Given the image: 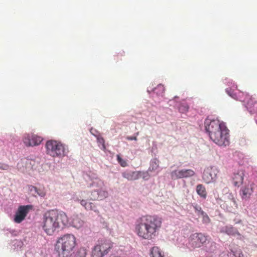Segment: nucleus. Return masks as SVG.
I'll return each instance as SVG.
<instances>
[{"label": "nucleus", "mask_w": 257, "mask_h": 257, "mask_svg": "<svg viewBox=\"0 0 257 257\" xmlns=\"http://www.w3.org/2000/svg\"><path fill=\"white\" fill-rule=\"evenodd\" d=\"M160 223L154 216H143L136 221L135 232L142 239L152 240L159 234Z\"/></svg>", "instance_id": "obj_1"}, {"label": "nucleus", "mask_w": 257, "mask_h": 257, "mask_svg": "<svg viewBox=\"0 0 257 257\" xmlns=\"http://www.w3.org/2000/svg\"><path fill=\"white\" fill-rule=\"evenodd\" d=\"M205 128L210 139L220 146H226L229 144V130L225 123L219 120L206 119Z\"/></svg>", "instance_id": "obj_2"}, {"label": "nucleus", "mask_w": 257, "mask_h": 257, "mask_svg": "<svg viewBox=\"0 0 257 257\" xmlns=\"http://www.w3.org/2000/svg\"><path fill=\"white\" fill-rule=\"evenodd\" d=\"M69 222L66 214L57 210H51L43 215L41 226L44 232L51 235L60 228L66 226Z\"/></svg>", "instance_id": "obj_3"}, {"label": "nucleus", "mask_w": 257, "mask_h": 257, "mask_svg": "<svg viewBox=\"0 0 257 257\" xmlns=\"http://www.w3.org/2000/svg\"><path fill=\"white\" fill-rule=\"evenodd\" d=\"M76 245V238L72 234H66L59 238L55 248L59 257H71Z\"/></svg>", "instance_id": "obj_4"}, {"label": "nucleus", "mask_w": 257, "mask_h": 257, "mask_svg": "<svg viewBox=\"0 0 257 257\" xmlns=\"http://www.w3.org/2000/svg\"><path fill=\"white\" fill-rule=\"evenodd\" d=\"M46 154L54 158H62L66 155L68 149L60 141L51 140L45 145Z\"/></svg>", "instance_id": "obj_5"}, {"label": "nucleus", "mask_w": 257, "mask_h": 257, "mask_svg": "<svg viewBox=\"0 0 257 257\" xmlns=\"http://www.w3.org/2000/svg\"><path fill=\"white\" fill-rule=\"evenodd\" d=\"M113 243L109 240L99 241L92 251V257H103L112 248Z\"/></svg>", "instance_id": "obj_6"}, {"label": "nucleus", "mask_w": 257, "mask_h": 257, "mask_svg": "<svg viewBox=\"0 0 257 257\" xmlns=\"http://www.w3.org/2000/svg\"><path fill=\"white\" fill-rule=\"evenodd\" d=\"M207 240V236L202 233H195L189 237V244L193 248H198L202 246Z\"/></svg>", "instance_id": "obj_7"}, {"label": "nucleus", "mask_w": 257, "mask_h": 257, "mask_svg": "<svg viewBox=\"0 0 257 257\" xmlns=\"http://www.w3.org/2000/svg\"><path fill=\"white\" fill-rule=\"evenodd\" d=\"M43 138L34 134H27L23 137V141L27 147H35L40 145L43 141Z\"/></svg>", "instance_id": "obj_8"}, {"label": "nucleus", "mask_w": 257, "mask_h": 257, "mask_svg": "<svg viewBox=\"0 0 257 257\" xmlns=\"http://www.w3.org/2000/svg\"><path fill=\"white\" fill-rule=\"evenodd\" d=\"M218 171L216 168L209 166L206 168L202 175V179L206 184H209L215 181Z\"/></svg>", "instance_id": "obj_9"}, {"label": "nucleus", "mask_w": 257, "mask_h": 257, "mask_svg": "<svg viewBox=\"0 0 257 257\" xmlns=\"http://www.w3.org/2000/svg\"><path fill=\"white\" fill-rule=\"evenodd\" d=\"M33 209V206L32 205L19 206L15 215L14 221L17 223L22 222L25 219L29 212Z\"/></svg>", "instance_id": "obj_10"}, {"label": "nucleus", "mask_w": 257, "mask_h": 257, "mask_svg": "<svg viewBox=\"0 0 257 257\" xmlns=\"http://www.w3.org/2000/svg\"><path fill=\"white\" fill-rule=\"evenodd\" d=\"M195 174V172L192 169L176 170L171 172V177L173 179H177L191 177Z\"/></svg>", "instance_id": "obj_11"}, {"label": "nucleus", "mask_w": 257, "mask_h": 257, "mask_svg": "<svg viewBox=\"0 0 257 257\" xmlns=\"http://www.w3.org/2000/svg\"><path fill=\"white\" fill-rule=\"evenodd\" d=\"M225 203L226 209L230 212L234 211L237 208V204L235 198L231 193L228 194L227 199L225 201Z\"/></svg>", "instance_id": "obj_12"}, {"label": "nucleus", "mask_w": 257, "mask_h": 257, "mask_svg": "<svg viewBox=\"0 0 257 257\" xmlns=\"http://www.w3.org/2000/svg\"><path fill=\"white\" fill-rule=\"evenodd\" d=\"M142 172L140 171H132L127 170L122 173V176L129 181H134L139 179L142 176Z\"/></svg>", "instance_id": "obj_13"}, {"label": "nucleus", "mask_w": 257, "mask_h": 257, "mask_svg": "<svg viewBox=\"0 0 257 257\" xmlns=\"http://www.w3.org/2000/svg\"><path fill=\"white\" fill-rule=\"evenodd\" d=\"M238 100L243 102L248 105H252L255 101V98L248 93L239 92L238 93Z\"/></svg>", "instance_id": "obj_14"}, {"label": "nucleus", "mask_w": 257, "mask_h": 257, "mask_svg": "<svg viewBox=\"0 0 257 257\" xmlns=\"http://www.w3.org/2000/svg\"><path fill=\"white\" fill-rule=\"evenodd\" d=\"M108 195L107 191L104 190H94L91 192V199L93 200H102L106 198Z\"/></svg>", "instance_id": "obj_15"}, {"label": "nucleus", "mask_w": 257, "mask_h": 257, "mask_svg": "<svg viewBox=\"0 0 257 257\" xmlns=\"http://www.w3.org/2000/svg\"><path fill=\"white\" fill-rule=\"evenodd\" d=\"M244 173L243 170H238L234 173L232 177L233 184L235 186H239L243 183Z\"/></svg>", "instance_id": "obj_16"}, {"label": "nucleus", "mask_w": 257, "mask_h": 257, "mask_svg": "<svg viewBox=\"0 0 257 257\" xmlns=\"http://www.w3.org/2000/svg\"><path fill=\"white\" fill-rule=\"evenodd\" d=\"M253 192L252 188L248 186L242 187L240 190V195L242 199H248Z\"/></svg>", "instance_id": "obj_17"}, {"label": "nucleus", "mask_w": 257, "mask_h": 257, "mask_svg": "<svg viewBox=\"0 0 257 257\" xmlns=\"http://www.w3.org/2000/svg\"><path fill=\"white\" fill-rule=\"evenodd\" d=\"M77 201L80 202V204L83 206L87 210H93L94 212H98L96 205L92 202H87L85 200L77 199Z\"/></svg>", "instance_id": "obj_18"}, {"label": "nucleus", "mask_w": 257, "mask_h": 257, "mask_svg": "<svg viewBox=\"0 0 257 257\" xmlns=\"http://www.w3.org/2000/svg\"><path fill=\"white\" fill-rule=\"evenodd\" d=\"M222 232L226 233V234L230 235H235L236 234H239L237 230L231 226H226L221 229Z\"/></svg>", "instance_id": "obj_19"}, {"label": "nucleus", "mask_w": 257, "mask_h": 257, "mask_svg": "<svg viewBox=\"0 0 257 257\" xmlns=\"http://www.w3.org/2000/svg\"><path fill=\"white\" fill-rule=\"evenodd\" d=\"M197 193L202 198L205 199L207 196V192L205 187L202 184H198L196 186Z\"/></svg>", "instance_id": "obj_20"}, {"label": "nucleus", "mask_w": 257, "mask_h": 257, "mask_svg": "<svg viewBox=\"0 0 257 257\" xmlns=\"http://www.w3.org/2000/svg\"><path fill=\"white\" fill-rule=\"evenodd\" d=\"M83 221L78 216H74L72 219V224L77 228H79L83 225Z\"/></svg>", "instance_id": "obj_21"}, {"label": "nucleus", "mask_w": 257, "mask_h": 257, "mask_svg": "<svg viewBox=\"0 0 257 257\" xmlns=\"http://www.w3.org/2000/svg\"><path fill=\"white\" fill-rule=\"evenodd\" d=\"M151 257H161V249L159 246H154L151 249Z\"/></svg>", "instance_id": "obj_22"}, {"label": "nucleus", "mask_w": 257, "mask_h": 257, "mask_svg": "<svg viewBox=\"0 0 257 257\" xmlns=\"http://www.w3.org/2000/svg\"><path fill=\"white\" fill-rule=\"evenodd\" d=\"M22 164H25L26 165V168H32L33 166L34 165L35 161L32 160L27 159L26 160L23 161L22 162Z\"/></svg>", "instance_id": "obj_23"}, {"label": "nucleus", "mask_w": 257, "mask_h": 257, "mask_svg": "<svg viewBox=\"0 0 257 257\" xmlns=\"http://www.w3.org/2000/svg\"><path fill=\"white\" fill-rule=\"evenodd\" d=\"M117 160L120 165L122 167H125L127 166V163L126 160H123L121 158L119 155H117Z\"/></svg>", "instance_id": "obj_24"}, {"label": "nucleus", "mask_w": 257, "mask_h": 257, "mask_svg": "<svg viewBox=\"0 0 257 257\" xmlns=\"http://www.w3.org/2000/svg\"><path fill=\"white\" fill-rule=\"evenodd\" d=\"M225 91L228 95L234 99L238 100V94L237 95L235 93H234L233 91L231 88H227Z\"/></svg>", "instance_id": "obj_25"}, {"label": "nucleus", "mask_w": 257, "mask_h": 257, "mask_svg": "<svg viewBox=\"0 0 257 257\" xmlns=\"http://www.w3.org/2000/svg\"><path fill=\"white\" fill-rule=\"evenodd\" d=\"M189 107L186 103H183L180 104L179 107V110L181 113H184L188 111Z\"/></svg>", "instance_id": "obj_26"}, {"label": "nucleus", "mask_w": 257, "mask_h": 257, "mask_svg": "<svg viewBox=\"0 0 257 257\" xmlns=\"http://www.w3.org/2000/svg\"><path fill=\"white\" fill-rule=\"evenodd\" d=\"M193 208L194 209H195V211L196 212V213L198 215H201L202 214H203V213L204 212L201 206L197 204H195L193 205Z\"/></svg>", "instance_id": "obj_27"}, {"label": "nucleus", "mask_w": 257, "mask_h": 257, "mask_svg": "<svg viewBox=\"0 0 257 257\" xmlns=\"http://www.w3.org/2000/svg\"><path fill=\"white\" fill-rule=\"evenodd\" d=\"M28 190L33 196H36V192H37V187L32 186V185H29L28 187Z\"/></svg>", "instance_id": "obj_28"}, {"label": "nucleus", "mask_w": 257, "mask_h": 257, "mask_svg": "<svg viewBox=\"0 0 257 257\" xmlns=\"http://www.w3.org/2000/svg\"><path fill=\"white\" fill-rule=\"evenodd\" d=\"M36 196L39 195L40 197H44L46 193L44 189L37 188Z\"/></svg>", "instance_id": "obj_29"}, {"label": "nucleus", "mask_w": 257, "mask_h": 257, "mask_svg": "<svg viewBox=\"0 0 257 257\" xmlns=\"http://www.w3.org/2000/svg\"><path fill=\"white\" fill-rule=\"evenodd\" d=\"M201 216L203 217L202 221L203 223H208L210 222V219L205 212H204L203 214H202Z\"/></svg>", "instance_id": "obj_30"}, {"label": "nucleus", "mask_w": 257, "mask_h": 257, "mask_svg": "<svg viewBox=\"0 0 257 257\" xmlns=\"http://www.w3.org/2000/svg\"><path fill=\"white\" fill-rule=\"evenodd\" d=\"M97 142L98 143H99L100 144H101L102 146L103 149H105V144H104L105 141H104V140L103 139V138L102 137H98L97 138Z\"/></svg>", "instance_id": "obj_31"}, {"label": "nucleus", "mask_w": 257, "mask_h": 257, "mask_svg": "<svg viewBox=\"0 0 257 257\" xmlns=\"http://www.w3.org/2000/svg\"><path fill=\"white\" fill-rule=\"evenodd\" d=\"M9 168L10 166L9 165L0 162V170H9Z\"/></svg>", "instance_id": "obj_32"}, {"label": "nucleus", "mask_w": 257, "mask_h": 257, "mask_svg": "<svg viewBox=\"0 0 257 257\" xmlns=\"http://www.w3.org/2000/svg\"><path fill=\"white\" fill-rule=\"evenodd\" d=\"M226 252H227L229 257H236L235 252L232 250H230V251H226Z\"/></svg>", "instance_id": "obj_33"}, {"label": "nucleus", "mask_w": 257, "mask_h": 257, "mask_svg": "<svg viewBox=\"0 0 257 257\" xmlns=\"http://www.w3.org/2000/svg\"><path fill=\"white\" fill-rule=\"evenodd\" d=\"M219 257H229V256L226 251H223L220 254Z\"/></svg>", "instance_id": "obj_34"}, {"label": "nucleus", "mask_w": 257, "mask_h": 257, "mask_svg": "<svg viewBox=\"0 0 257 257\" xmlns=\"http://www.w3.org/2000/svg\"><path fill=\"white\" fill-rule=\"evenodd\" d=\"M127 139L128 140H135V141H137V137H127Z\"/></svg>", "instance_id": "obj_35"}, {"label": "nucleus", "mask_w": 257, "mask_h": 257, "mask_svg": "<svg viewBox=\"0 0 257 257\" xmlns=\"http://www.w3.org/2000/svg\"><path fill=\"white\" fill-rule=\"evenodd\" d=\"M83 251H84V254H86V251H85V250L84 249H83Z\"/></svg>", "instance_id": "obj_36"}, {"label": "nucleus", "mask_w": 257, "mask_h": 257, "mask_svg": "<svg viewBox=\"0 0 257 257\" xmlns=\"http://www.w3.org/2000/svg\"><path fill=\"white\" fill-rule=\"evenodd\" d=\"M162 257H163V256H162Z\"/></svg>", "instance_id": "obj_37"}]
</instances>
